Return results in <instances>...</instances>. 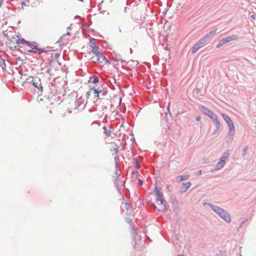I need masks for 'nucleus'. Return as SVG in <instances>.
Listing matches in <instances>:
<instances>
[{
    "label": "nucleus",
    "mask_w": 256,
    "mask_h": 256,
    "mask_svg": "<svg viewBox=\"0 0 256 256\" xmlns=\"http://www.w3.org/2000/svg\"><path fill=\"white\" fill-rule=\"evenodd\" d=\"M28 46H29L32 48L31 50H28V52H38V54H40L42 52H46L45 48H38L37 46V43L36 42H30V44L28 45Z\"/></svg>",
    "instance_id": "6e6552de"
},
{
    "label": "nucleus",
    "mask_w": 256,
    "mask_h": 256,
    "mask_svg": "<svg viewBox=\"0 0 256 256\" xmlns=\"http://www.w3.org/2000/svg\"><path fill=\"white\" fill-rule=\"evenodd\" d=\"M132 174L133 175H137L138 174V172L137 170H133L132 172Z\"/></svg>",
    "instance_id": "7c9ffc66"
},
{
    "label": "nucleus",
    "mask_w": 256,
    "mask_h": 256,
    "mask_svg": "<svg viewBox=\"0 0 256 256\" xmlns=\"http://www.w3.org/2000/svg\"><path fill=\"white\" fill-rule=\"evenodd\" d=\"M22 5H25V6L26 5V1L22 2Z\"/></svg>",
    "instance_id": "a19ab883"
},
{
    "label": "nucleus",
    "mask_w": 256,
    "mask_h": 256,
    "mask_svg": "<svg viewBox=\"0 0 256 256\" xmlns=\"http://www.w3.org/2000/svg\"><path fill=\"white\" fill-rule=\"evenodd\" d=\"M204 206H209L212 210L227 223H230L232 218L230 214L224 209L210 202H204Z\"/></svg>",
    "instance_id": "f03ea898"
},
{
    "label": "nucleus",
    "mask_w": 256,
    "mask_h": 256,
    "mask_svg": "<svg viewBox=\"0 0 256 256\" xmlns=\"http://www.w3.org/2000/svg\"><path fill=\"white\" fill-rule=\"evenodd\" d=\"M237 38H238L237 36H236V35H232V36H227V37L224 38L226 42L227 43V42H230V41H232V40H236L237 39Z\"/></svg>",
    "instance_id": "a211bd4d"
},
{
    "label": "nucleus",
    "mask_w": 256,
    "mask_h": 256,
    "mask_svg": "<svg viewBox=\"0 0 256 256\" xmlns=\"http://www.w3.org/2000/svg\"><path fill=\"white\" fill-rule=\"evenodd\" d=\"M244 222H245V221L242 222L241 223L240 225V227H242V225L244 224Z\"/></svg>",
    "instance_id": "a18cd8bd"
},
{
    "label": "nucleus",
    "mask_w": 256,
    "mask_h": 256,
    "mask_svg": "<svg viewBox=\"0 0 256 256\" xmlns=\"http://www.w3.org/2000/svg\"><path fill=\"white\" fill-rule=\"evenodd\" d=\"M92 92L90 91H90L89 92H88L86 93V96L87 97H88L90 95V94Z\"/></svg>",
    "instance_id": "4c0bfd02"
},
{
    "label": "nucleus",
    "mask_w": 256,
    "mask_h": 256,
    "mask_svg": "<svg viewBox=\"0 0 256 256\" xmlns=\"http://www.w3.org/2000/svg\"><path fill=\"white\" fill-rule=\"evenodd\" d=\"M49 90H50V94L55 95L57 94L56 90V86L54 84H51L49 86Z\"/></svg>",
    "instance_id": "dca6fc26"
},
{
    "label": "nucleus",
    "mask_w": 256,
    "mask_h": 256,
    "mask_svg": "<svg viewBox=\"0 0 256 256\" xmlns=\"http://www.w3.org/2000/svg\"><path fill=\"white\" fill-rule=\"evenodd\" d=\"M68 30H70L72 29V28L70 26H68V28H67Z\"/></svg>",
    "instance_id": "49530a36"
},
{
    "label": "nucleus",
    "mask_w": 256,
    "mask_h": 256,
    "mask_svg": "<svg viewBox=\"0 0 256 256\" xmlns=\"http://www.w3.org/2000/svg\"><path fill=\"white\" fill-rule=\"evenodd\" d=\"M116 178L114 181V186L118 188V180L119 178V177L120 176V174H119L118 172L117 168L116 167Z\"/></svg>",
    "instance_id": "ddd939ff"
},
{
    "label": "nucleus",
    "mask_w": 256,
    "mask_h": 256,
    "mask_svg": "<svg viewBox=\"0 0 256 256\" xmlns=\"http://www.w3.org/2000/svg\"><path fill=\"white\" fill-rule=\"evenodd\" d=\"M218 29L216 28L214 29L210 32L206 34L203 38L200 40L194 46L192 49V54L196 53L200 48L204 46L206 44L209 43L212 36L214 35Z\"/></svg>",
    "instance_id": "f257e3e1"
},
{
    "label": "nucleus",
    "mask_w": 256,
    "mask_h": 256,
    "mask_svg": "<svg viewBox=\"0 0 256 256\" xmlns=\"http://www.w3.org/2000/svg\"><path fill=\"white\" fill-rule=\"evenodd\" d=\"M189 177H190L189 174L178 176L176 178V181L178 182H180L182 180H186L188 179Z\"/></svg>",
    "instance_id": "f3484780"
},
{
    "label": "nucleus",
    "mask_w": 256,
    "mask_h": 256,
    "mask_svg": "<svg viewBox=\"0 0 256 256\" xmlns=\"http://www.w3.org/2000/svg\"><path fill=\"white\" fill-rule=\"evenodd\" d=\"M195 90H196V93H198L199 92H200V89L199 88H196Z\"/></svg>",
    "instance_id": "c03bdc74"
},
{
    "label": "nucleus",
    "mask_w": 256,
    "mask_h": 256,
    "mask_svg": "<svg viewBox=\"0 0 256 256\" xmlns=\"http://www.w3.org/2000/svg\"><path fill=\"white\" fill-rule=\"evenodd\" d=\"M66 34V36H70L71 34H70V32H67L66 34Z\"/></svg>",
    "instance_id": "37998d69"
},
{
    "label": "nucleus",
    "mask_w": 256,
    "mask_h": 256,
    "mask_svg": "<svg viewBox=\"0 0 256 256\" xmlns=\"http://www.w3.org/2000/svg\"><path fill=\"white\" fill-rule=\"evenodd\" d=\"M90 82H91L92 84H98L99 82V80L98 77H97L96 76H93L92 77L90 78V80L89 81Z\"/></svg>",
    "instance_id": "412c9836"
},
{
    "label": "nucleus",
    "mask_w": 256,
    "mask_h": 256,
    "mask_svg": "<svg viewBox=\"0 0 256 256\" xmlns=\"http://www.w3.org/2000/svg\"><path fill=\"white\" fill-rule=\"evenodd\" d=\"M6 65L5 63V60L2 58L0 55V67H2V69L6 68Z\"/></svg>",
    "instance_id": "b1692460"
},
{
    "label": "nucleus",
    "mask_w": 256,
    "mask_h": 256,
    "mask_svg": "<svg viewBox=\"0 0 256 256\" xmlns=\"http://www.w3.org/2000/svg\"><path fill=\"white\" fill-rule=\"evenodd\" d=\"M225 44H226V42L224 38H223L218 42V44L216 45V48H219L221 47L222 46Z\"/></svg>",
    "instance_id": "393cba45"
},
{
    "label": "nucleus",
    "mask_w": 256,
    "mask_h": 256,
    "mask_svg": "<svg viewBox=\"0 0 256 256\" xmlns=\"http://www.w3.org/2000/svg\"><path fill=\"white\" fill-rule=\"evenodd\" d=\"M225 164L226 163L222 162V160H219L215 168V170H218L222 169L224 166Z\"/></svg>",
    "instance_id": "6ab92c4d"
},
{
    "label": "nucleus",
    "mask_w": 256,
    "mask_h": 256,
    "mask_svg": "<svg viewBox=\"0 0 256 256\" xmlns=\"http://www.w3.org/2000/svg\"><path fill=\"white\" fill-rule=\"evenodd\" d=\"M26 82L32 84L38 89V92H42V86L41 80L38 77H30L26 79Z\"/></svg>",
    "instance_id": "7ed1b4c3"
},
{
    "label": "nucleus",
    "mask_w": 256,
    "mask_h": 256,
    "mask_svg": "<svg viewBox=\"0 0 256 256\" xmlns=\"http://www.w3.org/2000/svg\"><path fill=\"white\" fill-rule=\"evenodd\" d=\"M222 116L228 126V135L230 136H233L235 132L234 126L233 122L230 120V118L228 116V115L222 113Z\"/></svg>",
    "instance_id": "39448f33"
},
{
    "label": "nucleus",
    "mask_w": 256,
    "mask_h": 256,
    "mask_svg": "<svg viewBox=\"0 0 256 256\" xmlns=\"http://www.w3.org/2000/svg\"><path fill=\"white\" fill-rule=\"evenodd\" d=\"M202 170H200L198 172V174H197V176H200L202 174Z\"/></svg>",
    "instance_id": "58836bf2"
},
{
    "label": "nucleus",
    "mask_w": 256,
    "mask_h": 256,
    "mask_svg": "<svg viewBox=\"0 0 256 256\" xmlns=\"http://www.w3.org/2000/svg\"><path fill=\"white\" fill-rule=\"evenodd\" d=\"M138 183H139L140 186H142V184H143V181L142 180L139 179L138 180Z\"/></svg>",
    "instance_id": "c9c22d12"
},
{
    "label": "nucleus",
    "mask_w": 256,
    "mask_h": 256,
    "mask_svg": "<svg viewBox=\"0 0 256 256\" xmlns=\"http://www.w3.org/2000/svg\"><path fill=\"white\" fill-rule=\"evenodd\" d=\"M152 206H153V208L155 209V210H157L158 211H160V210L159 209H158L156 206L154 204H152Z\"/></svg>",
    "instance_id": "e433bc0d"
},
{
    "label": "nucleus",
    "mask_w": 256,
    "mask_h": 256,
    "mask_svg": "<svg viewBox=\"0 0 256 256\" xmlns=\"http://www.w3.org/2000/svg\"><path fill=\"white\" fill-rule=\"evenodd\" d=\"M106 86L105 84H102L101 86H98L96 88H90V91L93 92L94 94V96L101 98V97L100 96V94L102 92H105V90L104 86Z\"/></svg>",
    "instance_id": "0eeeda50"
},
{
    "label": "nucleus",
    "mask_w": 256,
    "mask_h": 256,
    "mask_svg": "<svg viewBox=\"0 0 256 256\" xmlns=\"http://www.w3.org/2000/svg\"><path fill=\"white\" fill-rule=\"evenodd\" d=\"M218 130H217V129L216 128V130H214L213 132H212V133H213V134H216L217 133V132H218Z\"/></svg>",
    "instance_id": "ea45409f"
},
{
    "label": "nucleus",
    "mask_w": 256,
    "mask_h": 256,
    "mask_svg": "<svg viewBox=\"0 0 256 256\" xmlns=\"http://www.w3.org/2000/svg\"><path fill=\"white\" fill-rule=\"evenodd\" d=\"M250 18H251L252 20H256V16L254 14H252L251 16H250Z\"/></svg>",
    "instance_id": "f704fd0d"
},
{
    "label": "nucleus",
    "mask_w": 256,
    "mask_h": 256,
    "mask_svg": "<svg viewBox=\"0 0 256 256\" xmlns=\"http://www.w3.org/2000/svg\"><path fill=\"white\" fill-rule=\"evenodd\" d=\"M178 256H184L182 254H178Z\"/></svg>",
    "instance_id": "de8ad7c7"
},
{
    "label": "nucleus",
    "mask_w": 256,
    "mask_h": 256,
    "mask_svg": "<svg viewBox=\"0 0 256 256\" xmlns=\"http://www.w3.org/2000/svg\"><path fill=\"white\" fill-rule=\"evenodd\" d=\"M92 60L94 62L98 63H102L104 61V60L102 59V58L96 55L92 56Z\"/></svg>",
    "instance_id": "2eb2a0df"
},
{
    "label": "nucleus",
    "mask_w": 256,
    "mask_h": 256,
    "mask_svg": "<svg viewBox=\"0 0 256 256\" xmlns=\"http://www.w3.org/2000/svg\"><path fill=\"white\" fill-rule=\"evenodd\" d=\"M17 42L18 44H26L27 46L30 44V42L26 41L24 38L18 39Z\"/></svg>",
    "instance_id": "4be33fe9"
},
{
    "label": "nucleus",
    "mask_w": 256,
    "mask_h": 256,
    "mask_svg": "<svg viewBox=\"0 0 256 256\" xmlns=\"http://www.w3.org/2000/svg\"><path fill=\"white\" fill-rule=\"evenodd\" d=\"M91 48H92V50L90 52H92L93 54H94V55L98 56L102 58V59L104 60V62L106 63H110V62L103 54L102 50L98 46H92V45Z\"/></svg>",
    "instance_id": "423d86ee"
},
{
    "label": "nucleus",
    "mask_w": 256,
    "mask_h": 256,
    "mask_svg": "<svg viewBox=\"0 0 256 256\" xmlns=\"http://www.w3.org/2000/svg\"><path fill=\"white\" fill-rule=\"evenodd\" d=\"M248 146H245L242 150V156L243 157L245 156L247 154V152H248Z\"/></svg>",
    "instance_id": "bb28decb"
},
{
    "label": "nucleus",
    "mask_w": 256,
    "mask_h": 256,
    "mask_svg": "<svg viewBox=\"0 0 256 256\" xmlns=\"http://www.w3.org/2000/svg\"><path fill=\"white\" fill-rule=\"evenodd\" d=\"M182 185L184 186L185 188L184 190H182V191L185 192L190 187L192 184L190 182H187L186 183H183Z\"/></svg>",
    "instance_id": "5701e85b"
},
{
    "label": "nucleus",
    "mask_w": 256,
    "mask_h": 256,
    "mask_svg": "<svg viewBox=\"0 0 256 256\" xmlns=\"http://www.w3.org/2000/svg\"><path fill=\"white\" fill-rule=\"evenodd\" d=\"M66 34H64L59 39V40L58 41V42L60 44H65L68 42L69 40L66 39Z\"/></svg>",
    "instance_id": "f8f14e48"
},
{
    "label": "nucleus",
    "mask_w": 256,
    "mask_h": 256,
    "mask_svg": "<svg viewBox=\"0 0 256 256\" xmlns=\"http://www.w3.org/2000/svg\"><path fill=\"white\" fill-rule=\"evenodd\" d=\"M106 94H107V90H105V92L104 93V92H102L101 94H100V96L101 97L100 99L103 98L104 96H106Z\"/></svg>",
    "instance_id": "c85d7f7f"
},
{
    "label": "nucleus",
    "mask_w": 256,
    "mask_h": 256,
    "mask_svg": "<svg viewBox=\"0 0 256 256\" xmlns=\"http://www.w3.org/2000/svg\"><path fill=\"white\" fill-rule=\"evenodd\" d=\"M2 2H0V6H1V5H2Z\"/></svg>",
    "instance_id": "8fccbe9b"
},
{
    "label": "nucleus",
    "mask_w": 256,
    "mask_h": 256,
    "mask_svg": "<svg viewBox=\"0 0 256 256\" xmlns=\"http://www.w3.org/2000/svg\"><path fill=\"white\" fill-rule=\"evenodd\" d=\"M204 162H204H204H203V163H204Z\"/></svg>",
    "instance_id": "3c124183"
},
{
    "label": "nucleus",
    "mask_w": 256,
    "mask_h": 256,
    "mask_svg": "<svg viewBox=\"0 0 256 256\" xmlns=\"http://www.w3.org/2000/svg\"><path fill=\"white\" fill-rule=\"evenodd\" d=\"M84 99L81 96L77 100L72 102L70 103L71 110L78 109L82 105H84Z\"/></svg>",
    "instance_id": "1a4fd4ad"
},
{
    "label": "nucleus",
    "mask_w": 256,
    "mask_h": 256,
    "mask_svg": "<svg viewBox=\"0 0 256 256\" xmlns=\"http://www.w3.org/2000/svg\"><path fill=\"white\" fill-rule=\"evenodd\" d=\"M51 70H52L51 68L48 67V68L46 70V72L48 74H50V72H51Z\"/></svg>",
    "instance_id": "473e14b6"
},
{
    "label": "nucleus",
    "mask_w": 256,
    "mask_h": 256,
    "mask_svg": "<svg viewBox=\"0 0 256 256\" xmlns=\"http://www.w3.org/2000/svg\"><path fill=\"white\" fill-rule=\"evenodd\" d=\"M129 206H130V204H129L128 203V202H126V208H128V207Z\"/></svg>",
    "instance_id": "79ce46f5"
},
{
    "label": "nucleus",
    "mask_w": 256,
    "mask_h": 256,
    "mask_svg": "<svg viewBox=\"0 0 256 256\" xmlns=\"http://www.w3.org/2000/svg\"><path fill=\"white\" fill-rule=\"evenodd\" d=\"M103 129L104 130V133L106 134V136H110L112 132L110 130H107V128L106 126L103 127Z\"/></svg>",
    "instance_id": "a878e982"
},
{
    "label": "nucleus",
    "mask_w": 256,
    "mask_h": 256,
    "mask_svg": "<svg viewBox=\"0 0 256 256\" xmlns=\"http://www.w3.org/2000/svg\"><path fill=\"white\" fill-rule=\"evenodd\" d=\"M229 150H226L223 155L222 156V157L220 158V160H222V162H224L226 163V160H227L228 156H229Z\"/></svg>",
    "instance_id": "4468645a"
},
{
    "label": "nucleus",
    "mask_w": 256,
    "mask_h": 256,
    "mask_svg": "<svg viewBox=\"0 0 256 256\" xmlns=\"http://www.w3.org/2000/svg\"><path fill=\"white\" fill-rule=\"evenodd\" d=\"M199 108L202 112L210 118L212 120L216 116V115L214 112L204 106H200Z\"/></svg>",
    "instance_id": "9d476101"
},
{
    "label": "nucleus",
    "mask_w": 256,
    "mask_h": 256,
    "mask_svg": "<svg viewBox=\"0 0 256 256\" xmlns=\"http://www.w3.org/2000/svg\"><path fill=\"white\" fill-rule=\"evenodd\" d=\"M156 193V202H160V204L162 205V208L164 210H166V201L164 198V196L162 192H160L157 186L154 187V190Z\"/></svg>",
    "instance_id": "20e7f679"
},
{
    "label": "nucleus",
    "mask_w": 256,
    "mask_h": 256,
    "mask_svg": "<svg viewBox=\"0 0 256 256\" xmlns=\"http://www.w3.org/2000/svg\"><path fill=\"white\" fill-rule=\"evenodd\" d=\"M128 222L131 226L132 228V233L133 234V237L135 241L138 240L140 238V236L138 234L136 230L134 229V226L132 220H129Z\"/></svg>",
    "instance_id": "9b49d317"
},
{
    "label": "nucleus",
    "mask_w": 256,
    "mask_h": 256,
    "mask_svg": "<svg viewBox=\"0 0 256 256\" xmlns=\"http://www.w3.org/2000/svg\"><path fill=\"white\" fill-rule=\"evenodd\" d=\"M95 39L94 38H92L91 39V40H90V44H91V45L90 46L92 45V46H97L96 44V42H95Z\"/></svg>",
    "instance_id": "cd10ccee"
},
{
    "label": "nucleus",
    "mask_w": 256,
    "mask_h": 256,
    "mask_svg": "<svg viewBox=\"0 0 256 256\" xmlns=\"http://www.w3.org/2000/svg\"><path fill=\"white\" fill-rule=\"evenodd\" d=\"M119 31H120V32H122V30L120 29H119Z\"/></svg>",
    "instance_id": "09e8293b"
},
{
    "label": "nucleus",
    "mask_w": 256,
    "mask_h": 256,
    "mask_svg": "<svg viewBox=\"0 0 256 256\" xmlns=\"http://www.w3.org/2000/svg\"><path fill=\"white\" fill-rule=\"evenodd\" d=\"M60 56V54L58 53H56L54 55V58L56 59H58V58H59Z\"/></svg>",
    "instance_id": "2f4dec72"
},
{
    "label": "nucleus",
    "mask_w": 256,
    "mask_h": 256,
    "mask_svg": "<svg viewBox=\"0 0 256 256\" xmlns=\"http://www.w3.org/2000/svg\"><path fill=\"white\" fill-rule=\"evenodd\" d=\"M201 120V117L199 116H196V120L198 121V122H199Z\"/></svg>",
    "instance_id": "72a5a7b5"
},
{
    "label": "nucleus",
    "mask_w": 256,
    "mask_h": 256,
    "mask_svg": "<svg viewBox=\"0 0 256 256\" xmlns=\"http://www.w3.org/2000/svg\"><path fill=\"white\" fill-rule=\"evenodd\" d=\"M136 167L137 168H140V165L139 163V162L138 160H136Z\"/></svg>",
    "instance_id": "c756f323"
},
{
    "label": "nucleus",
    "mask_w": 256,
    "mask_h": 256,
    "mask_svg": "<svg viewBox=\"0 0 256 256\" xmlns=\"http://www.w3.org/2000/svg\"><path fill=\"white\" fill-rule=\"evenodd\" d=\"M212 120L215 124L217 130H219L220 128V121L218 120L217 118V116Z\"/></svg>",
    "instance_id": "aec40b11"
}]
</instances>
